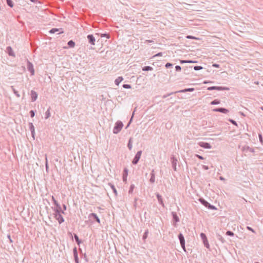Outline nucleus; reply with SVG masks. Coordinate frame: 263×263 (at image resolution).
Returning a JSON list of instances; mask_svg holds the SVG:
<instances>
[{
	"instance_id": "7ed1b4c3",
	"label": "nucleus",
	"mask_w": 263,
	"mask_h": 263,
	"mask_svg": "<svg viewBox=\"0 0 263 263\" xmlns=\"http://www.w3.org/2000/svg\"><path fill=\"white\" fill-rule=\"evenodd\" d=\"M178 238L180 241V245L183 250L185 252V241L183 235L182 233H179L178 235Z\"/></svg>"
},
{
	"instance_id": "a211bd4d",
	"label": "nucleus",
	"mask_w": 263,
	"mask_h": 263,
	"mask_svg": "<svg viewBox=\"0 0 263 263\" xmlns=\"http://www.w3.org/2000/svg\"><path fill=\"white\" fill-rule=\"evenodd\" d=\"M149 181L151 183H154L155 181V174L154 170L152 171V172L151 173V178L149 179Z\"/></svg>"
},
{
	"instance_id": "6e6552de",
	"label": "nucleus",
	"mask_w": 263,
	"mask_h": 263,
	"mask_svg": "<svg viewBox=\"0 0 263 263\" xmlns=\"http://www.w3.org/2000/svg\"><path fill=\"white\" fill-rule=\"evenodd\" d=\"M171 161L172 163V166L173 168V170L176 171L177 170L176 168V165H177V162L178 161L177 159L175 157V156H172L171 157Z\"/></svg>"
},
{
	"instance_id": "6e6d98bb",
	"label": "nucleus",
	"mask_w": 263,
	"mask_h": 263,
	"mask_svg": "<svg viewBox=\"0 0 263 263\" xmlns=\"http://www.w3.org/2000/svg\"><path fill=\"white\" fill-rule=\"evenodd\" d=\"M30 96L31 101H33V90H31L30 91Z\"/></svg>"
},
{
	"instance_id": "f3484780",
	"label": "nucleus",
	"mask_w": 263,
	"mask_h": 263,
	"mask_svg": "<svg viewBox=\"0 0 263 263\" xmlns=\"http://www.w3.org/2000/svg\"><path fill=\"white\" fill-rule=\"evenodd\" d=\"M242 151L243 152H247V151H249L251 153L254 152V149L253 148L250 147L249 146H245L243 147Z\"/></svg>"
},
{
	"instance_id": "a19ab883",
	"label": "nucleus",
	"mask_w": 263,
	"mask_h": 263,
	"mask_svg": "<svg viewBox=\"0 0 263 263\" xmlns=\"http://www.w3.org/2000/svg\"><path fill=\"white\" fill-rule=\"evenodd\" d=\"M258 137H259V142H260V143L261 144H263V138H262V134L261 133L258 134Z\"/></svg>"
},
{
	"instance_id": "7c9ffc66",
	"label": "nucleus",
	"mask_w": 263,
	"mask_h": 263,
	"mask_svg": "<svg viewBox=\"0 0 263 263\" xmlns=\"http://www.w3.org/2000/svg\"><path fill=\"white\" fill-rule=\"evenodd\" d=\"M60 29H59V28H52L51 29H50V30L49 31V33H50V34L55 33V32L59 31Z\"/></svg>"
},
{
	"instance_id": "9b49d317",
	"label": "nucleus",
	"mask_w": 263,
	"mask_h": 263,
	"mask_svg": "<svg viewBox=\"0 0 263 263\" xmlns=\"http://www.w3.org/2000/svg\"><path fill=\"white\" fill-rule=\"evenodd\" d=\"M198 145L205 149H210L212 147L210 143L205 142H200L198 143Z\"/></svg>"
},
{
	"instance_id": "f257e3e1",
	"label": "nucleus",
	"mask_w": 263,
	"mask_h": 263,
	"mask_svg": "<svg viewBox=\"0 0 263 263\" xmlns=\"http://www.w3.org/2000/svg\"><path fill=\"white\" fill-rule=\"evenodd\" d=\"M123 124L121 121H118L115 124L113 128V133L115 134H118L122 129Z\"/></svg>"
},
{
	"instance_id": "5fc2aeb1",
	"label": "nucleus",
	"mask_w": 263,
	"mask_h": 263,
	"mask_svg": "<svg viewBox=\"0 0 263 263\" xmlns=\"http://www.w3.org/2000/svg\"><path fill=\"white\" fill-rule=\"evenodd\" d=\"M180 63L181 64L188 63V60H180Z\"/></svg>"
},
{
	"instance_id": "69168bd1",
	"label": "nucleus",
	"mask_w": 263,
	"mask_h": 263,
	"mask_svg": "<svg viewBox=\"0 0 263 263\" xmlns=\"http://www.w3.org/2000/svg\"><path fill=\"white\" fill-rule=\"evenodd\" d=\"M137 198H135V200H134V206L136 208V204H137Z\"/></svg>"
},
{
	"instance_id": "8fccbe9b",
	"label": "nucleus",
	"mask_w": 263,
	"mask_h": 263,
	"mask_svg": "<svg viewBox=\"0 0 263 263\" xmlns=\"http://www.w3.org/2000/svg\"><path fill=\"white\" fill-rule=\"evenodd\" d=\"M175 69L176 71H180L181 70V67L179 65H177L175 66Z\"/></svg>"
},
{
	"instance_id": "bb28decb",
	"label": "nucleus",
	"mask_w": 263,
	"mask_h": 263,
	"mask_svg": "<svg viewBox=\"0 0 263 263\" xmlns=\"http://www.w3.org/2000/svg\"><path fill=\"white\" fill-rule=\"evenodd\" d=\"M67 45L69 48H73L75 46V42L72 40H70L68 42Z\"/></svg>"
},
{
	"instance_id": "1a4fd4ad",
	"label": "nucleus",
	"mask_w": 263,
	"mask_h": 263,
	"mask_svg": "<svg viewBox=\"0 0 263 263\" xmlns=\"http://www.w3.org/2000/svg\"><path fill=\"white\" fill-rule=\"evenodd\" d=\"M214 112H219L223 114H227L229 112V110L223 107L215 108L212 110Z\"/></svg>"
},
{
	"instance_id": "4468645a",
	"label": "nucleus",
	"mask_w": 263,
	"mask_h": 263,
	"mask_svg": "<svg viewBox=\"0 0 263 263\" xmlns=\"http://www.w3.org/2000/svg\"><path fill=\"white\" fill-rule=\"evenodd\" d=\"M88 217L89 218H93V219H94L99 223H100V218H99V217L97 216V215L96 213H90Z\"/></svg>"
},
{
	"instance_id": "2f4dec72",
	"label": "nucleus",
	"mask_w": 263,
	"mask_h": 263,
	"mask_svg": "<svg viewBox=\"0 0 263 263\" xmlns=\"http://www.w3.org/2000/svg\"><path fill=\"white\" fill-rule=\"evenodd\" d=\"M220 103V101L218 99H215L213 101H212L210 104L211 105H217L219 104Z\"/></svg>"
},
{
	"instance_id": "5701e85b",
	"label": "nucleus",
	"mask_w": 263,
	"mask_h": 263,
	"mask_svg": "<svg viewBox=\"0 0 263 263\" xmlns=\"http://www.w3.org/2000/svg\"><path fill=\"white\" fill-rule=\"evenodd\" d=\"M73 236H74V239H75L76 242L77 243V244L78 245H80V243L82 242V241L79 239L78 235L77 234L74 233Z\"/></svg>"
},
{
	"instance_id": "c9c22d12",
	"label": "nucleus",
	"mask_w": 263,
	"mask_h": 263,
	"mask_svg": "<svg viewBox=\"0 0 263 263\" xmlns=\"http://www.w3.org/2000/svg\"><path fill=\"white\" fill-rule=\"evenodd\" d=\"M148 234V229H147L146 230H145V232L143 234V235L142 237V239L143 240H145L147 238Z\"/></svg>"
},
{
	"instance_id": "2eb2a0df",
	"label": "nucleus",
	"mask_w": 263,
	"mask_h": 263,
	"mask_svg": "<svg viewBox=\"0 0 263 263\" xmlns=\"http://www.w3.org/2000/svg\"><path fill=\"white\" fill-rule=\"evenodd\" d=\"M156 195L159 203L161 204L163 207H164V204L163 203V199L161 195H160L159 193H157Z\"/></svg>"
},
{
	"instance_id": "338daca9",
	"label": "nucleus",
	"mask_w": 263,
	"mask_h": 263,
	"mask_svg": "<svg viewBox=\"0 0 263 263\" xmlns=\"http://www.w3.org/2000/svg\"><path fill=\"white\" fill-rule=\"evenodd\" d=\"M152 42H154V41L153 40H146L145 41V43H152Z\"/></svg>"
},
{
	"instance_id": "20e7f679",
	"label": "nucleus",
	"mask_w": 263,
	"mask_h": 263,
	"mask_svg": "<svg viewBox=\"0 0 263 263\" xmlns=\"http://www.w3.org/2000/svg\"><path fill=\"white\" fill-rule=\"evenodd\" d=\"M207 89L208 90H216L218 91L221 90H229L230 88L227 87H222V86H210Z\"/></svg>"
},
{
	"instance_id": "4be33fe9",
	"label": "nucleus",
	"mask_w": 263,
	"mask_h": 263,
	"mask_svg": "<svg viewBox=\"0 0 263 263\" xmlns=\"http://www.w3.org/2000/svg\"><path fill=\"white\" fill-rule=\"evenodd\" d=\"M194 90H195V89L194 88H185V89L179 90L178 92H188V91L192 92V91H194Z\"/></svg>"
},
{
	"instance_id": "c756f323",
	"label": "nucleus",
	"mask_w": 263,
	"mask_h": 263,
	"mask_svg": "<svg viewBox=\"0 0 263 263\" xmlns=\"http://www.w3.org/2000/svg\"><path fill=\"white\" fill-rule=\"evenodd\" d=\"M127 147L129 150H131L132 149L133 145H132V138H130L128 140V142L127 144Z\"/></svg>"
},
{
	"instance_id": "774afa93",
	"label": "nucleus",
	"mask_w": 263,
	"mask_h": 263,
	"mask_svg": "<svg viewBox=\"0 0 263 263\" xmlns=\"http://www.w3.org/2000/svg\"><path fill=\"white\" fill-rule=\"evenodd\" d=\"M29 114H30V117H31V118H33V110H31L29 111Z\"/></svg>"
},
{
	"instance_id": "864d4df0",
	"label": "nucleus",
	"mask_w": 263,
	"mask_h": 263,
	"mask_svg": "<svg viewBox=\"0 0 263 263\" xmlns=\"http://www.w3.org/2000/svg\"><path fill=\"white\" fill-rule=\"evenodd\" d=\"M195 156L200 160H203L204 158L202 156L198 154H196Z\"/></svg>"
},
{
	"instance_id": "c03bdc74",
	"label": "nucleus",
	"mask_w": 263,
	"mask_h": 263,
	"mask_svg": "<svg viewBox=\"0 0 263 263\" xmlns=\"http://www.w3.org/2000/svg\"><path fill=\"white\" fill-rule=\"evenodd\" d=\"M229 121L232 124L236 125V126H238L237 122L235 120L231 119H229Z\"/></svg>"
},
{
	"instance_id": "58836bf2",
	"label": "nucleus",
	"mask_w": 263,
	"mask_h": 263,
	"mask_svg": "<svg viewBox=\"0 0 263 263\" xmlns=\"http://www.w3.org/2000/svg\"><path fill=\"white\" fill-rule=\"evenodd\" d=\"M29 128H30L31 136L33 137V123H29Z\"/></svg>"
},
{
	"instance_id": "f03ea898",
	"label": "nucleus",
	"mask_w": 263,
	"mask_h": 263,
	"mask_svg": "<svg viewBox=\"0 0 263 263\" xmlns=\"http://www.w3.org/2000/svg\"><path fill=\"white\" fill-rule=\"evenodd\" d=\"M199 201L202 205H203L204 206H205L206 208H208L209 209L214 210H217V208H216L215 206L211 204L210 203H209L207 201H206L203 198H199Z\"/></svg>"
},
{
	"instance_id": "c85d7f7f",
	"label": "nucleus",
	"mask_w": 263,
	"mask_h": 263,
	"mask_svg": "<svg viewBox=\"0 0 263 263\" xmlns=\"http://www.w3.org/2000/svg\"><path fill=\"white\" fill-rule=\"evenodd\" d=\"M11 88L12 89V90L13 91V92H14V93L16 95V96L17 97V98H19L20 97V93H18V92L15 89V88L14 87V86H11Z\"/></svg>"
},
{
	"instance_id": "9d476101",
	"label": "nucleus",
	"mask_w": 263,
	"mask_h": 263,
	"mask_svg": "<svg viewBox=\"0 0 263 263\" xmlns=\"http://www.w3.org/2000/svg\"><path fill=\"white\" fill-rule=\"evenodd\" d=\"M62 213L54 214L55 218L58 221L60 224L64 221V219L61 215Z\"/></svg>"
},
{
	"instance_id": "39448f33",
	"label": "nucleus",
	"mask_w": 263,
	"mask_h": 263,
	"mask_svg": "<svg viewBox=\"0 0 263 263\" xmlns=\"http://www.w3.org/2000/svg\"><path fill=\"white\" fill-rule=\"evenodd\" d=\"M142 153V151H139L136 153L132 161V163L134 165H136L138 163L139 159L141 156Z\"/></svg>"
},
{
	"instance_id": "0eeeda50",
	"label": "nucleus",
	"mask_w": 263,
	"mask_h": 263,
	"mask_svg": "<svg viewBox=\"0 0 263 263\" xmlns=\"http://www.w3.org/2000/svg\"><path fill=\"white\" fill-rule=\"evenodd\" d=\"M55 207H54L53 210L54 212V214L57 213H64V212L63 210H62V208L59 203H58L57 204L55 205Z\"/></svg>"
},
{
	"instance_id": "052dcab7",
	"label": "nucleus",
	"mask_w": 263,
	"mask_h": 263,
	"mask_svg": "<svg viewBox=\"0 0 263 263\" xmlns=\"http://www.w3.org/2000/svg\"><path fill=\"white\" fill-rule=\"evenodd\" d=\"M186 38L189 39H196V38L193 36H192V35H187L186 36Z\"/></svg>"
},
{
	"instance_id": "13d9d810",
	"label": "nucleus",
	"mask_w": 263,
	"mask_h": 263,
	"mask_svg": "<svg viewBox=\"0 0 263 263\" xmlns=\"http://www.w3.org/2000/svg\"><path fill=\"white\" fill-rule=\"evenodd\" d=\"M162 54H163L162 52H159V53H157L156 54H155V55H154L153 57L162 56Z\"/></svg>"
},
{
	"instance_id": "4d7b16f0",
	"label": "nucleus",
	"mask_w": 263,
	"mask_h": 263,
	"mask_svg": "<svg viewBox=\"0 0 263 263\" xmlns=\"http://www.w3.org/2000/svg\"><path fill=\"white\" fill-rule=\"evenodd\" d=\"M37 98V94L36 92L34 91V101H35Z\"/></svg>"
},
{
	"instance_id": "3c124183",
	"label": "nucleus",
	"mask_w": 263,
	"mask_h": 263,
	"mask_svg": "<svg viewBox=\"0 0 263 263\" xmlns=\"http://www.w3.org/2000/svg\"><path fill=\"white\" fill-rule=\"evenodd\" d=\"M74 259L76 263H79V260L78 258V255L74 256Z\"/></svg>"
},
{
	"instance_id": "e2e57ef3",
	"label": "nucleus",
	"mask_w": 263,
	"mask_h": 263,
	"mask_svg": "<svg viewBox=\"0 0 263 263\" xmlns=\"http://www.w3.org/2000/svg\"><path fill=\"white\" fill-rule=\"evenodd\" d=\"M173 93H174V92H171V93H168V94H167V95H164V96H163V98H166L167 97H168V96H170V95H171L172 94H173Z\"/></svg>"
},
{
	"instance_id": "aec40b11",
	"label": "nucleus",
	"mask_w": 263,
	"mask_h": 263,
	"mask_svg": "<svg viewBox=\"0 0 263 263\" xmlns=\"http://www.w3.org/2000/svg\"><path fill=\"white\" fill-rule=\"evenodd\" d=\"M123 80V78L122 77H118L115 81V83L117 85H119V84Z\"/></svg>"
},
{
	"instance_id": "49530a36",
	"label": "nucleus",
	"mask_w": 263,
	"mask_h": 263,
	"mask_svg": "<svg viewBox=\"0 0 263 263\" xmlns=\"http://www.w3.org/2000/svg\"><path fill=\"white\" fill-rule=\"evenodd\" d=\"M122 86L125 89H129L131 88V85L129 84H123Z\"/></svg>"
},
{
	"instance_id": "ea45409f",
	"label": "nucleus",
	"mask_w": 263,
	"mask_h": 263,
	"mask_svg": "<svg viewBox=\"0 0 263 263\" xmlns=\"http://www.w3.org/2000/svg\"><path fill=\"white\" fill-rule=\"evenodd\" d=\"M134 114H135V110L134 111V112H133V114H132V116L129 120V121L128 123V124L127 125L126 127V128H127L130 125V124L131 123V122H132V120H133V118L134 117Z\"/></svg>"
},
{
	"instance_id": "473e14b6",
	"label": "nucleus",
	"mask_w": 263,
	"mask_h": 263,
	"mask_svg": "<svg viewBox=\"0 0 263 263\" xmlns=\"http://www.w3.org/2000/svg\"><path fill=\"white\" fill-rule=\"evenodd\" d=\"M135 185L132 184L130 185V187H129V191H128V193L129 194H132L133 192V191L135 189Z\"/></svg>"
},
{
	"instance_id": "dca6fc26",
	"label": "nucleus",
	"mask_w": 263,
	"mask_h": 263,
	"mask_svg": "<svg viewBox=\"0 0 263 263\" xmlns=\"http://www.w3.org/2000/svg\"><path fill=\"white\" fill-rule=\"evenodd\" d=\"M192 68H193L192 66H186L185 67H183V71H184V73L185 74H189L190 71L191 70H192Z\"/></svg>"
},
{
	"instance_id": "6ab92c4d",
	"label": "nucleus",
	"mask_w": 263,
	"mask_h": 263,
	"mask_svg": "<svg viewBox=\"0 0 263 263\" xmlns=\"http://www.w3.org/2000/svg\"><path fill=\"white\" fill-rule=\"evenodd\" d=\"M7 51L8 53V54L10 56H14V52L13 51V50L12 48L10 46H8L6 48Z\"/></svg>"
},
{
	"instance_id": "a18cd8bd",
	"label": "nucleus",
	"mask_w": 263,
	"mask_h": 263,
	"mask_svg": "<svg viewBox=\"0 0 263 263\" xmlns=\"http://www.w3.org/2000/svg\"><path fill=\"white\" fill-rule=\"evenodd\" d=\"M128 175V169L127 168H125L123 170V175L125 176V177L127 176Z\"/></svg>"
},
{
	"instance_id": "bf43d9fd",
	"label": "nucleus",
	"mask_w": 263,
	"mask_h": 263,
	"mask_svg": "<svg viewBox=\"0 0 263 263\" xmlns=\"http://www.w3.org/2000/svg\"><path fill=\"white\" fill-rule=\"evenodd\" d=\"M212 66H213V67H215V68H219V67H220L219 65L218 64H216V63H214L212 65Z\"/></svg>"
},
{
	"instance_id": "e433bc0d",
	"label": "nucleus",
	"mask_w": 263,
	"mask_h": 263,
	"mask_svg": "<svg viewBox=\"0 0 263 263\" xmlns=\"http://www.w3.org/2000/svg\"><path fill=\"white\" fill-rule=\"evenodd\" d=\"M49 108L45 112V119H48L50 116V112L49 110Z\"/></svg>"
},
{
	"instance_id": "0e129e2a",
	"label": "nucleus",
	"mask_w": 263,
	"mask_h": 263,
	"mask_svg": "<svg viewBox=\"0 0 263 263\" xmlns=\"http://www.w3.org/2000/svg\"><path fill=\"white\" fill-rule=\"evenodd\" d=\"M197 62L196 61H193V60H188V63H197Z\"/></svg>"
},
{
	"instance_id": "37998d69",
	"label": "nucleus",
	"mask_w": 263,
	"mask_h": 263,
	"mask_svg": "<svg viewBox=\"0 0 263 263\" xmlns=\"http://www.w3.org/2000/svg\"><path fill=\"white\" fill-rule=\"evenodd\" d=\"M73 256L78 255L77 248L76 247L73 249Z\"/></svg>"
},
{
	"instance_id": "f8f14e48",
	"label": "nucleus",
	"mask_w": 263,
	"mask_h": 263,
	"mask_svg": "<svg viewBox=\"0 0 263 263\" xmlns=\"http://www.w3.org/2000/svg\"><path fill=\"white\" fill-rule=\"evenodd\" d=\"M89 43L92 45H95L96 39L92 34H88L87 36Z\"/></svg>"
},
{
	"instance_id": "4c0bfd02",
	"label": "nucleus",
	"mask_w": 263,
	"mask_h": 263,
	"mask_svg": "<svg viewBox=\"0 0 263 263\" xmlns=\"http://www.w3.org/2000/svg\"><path fill=\"white\" fill-rule=\"evenodd\" d=\"M194 69L196 71L202 69L203 68L201 66H195L193 67Z\"/></svg>"
},
{
	"instance_id": "393cba45",
	"label": "nucleus",
	"mask_w": 263,
	"mask_h": 263,
	"mask_svg": "<svg viewBox=\"0 0 263 263\" xmlns=\"http://www.w3.org/2000/svg\"><path fill=\"white\" fill-rule=\"evenodd\" d=\"M216 238H217V239L218 240L220 241L222 243L225 242L224 239L222 237V236L221 235H220L219 234H216Z\"/></svg>"
},
{
	"instance_id": "423d86ee",
	"label": "nucleus",
	"mask_w": 263,
	"mask_h": 263,
	"mask_svg": "<svg viewBox=\"0 0 263 263\" xmlns=\"http://www.w3.org/2000/svg\"><path fill=\"white\" fill-rule=\"evenodd\" d=\"M200 237H201V239L202 240V241H203V243L204 246L206 248L209 249L210 247V245L209 244L208 240L206 235L203 233H201L200 234Z\"/></svg>"
},
{
	"instance_id": "a878e982",
	"label": "nucleus",
	"mask_w": 263,
	"mask_h": 263,
	"mask_svg": "<svg viewBox=\"0 0 263 263\" xmlns=\"http://www.w3.org/2000/svg\"><path fill=\"white\" fill-rule=\"evenodd\" d=\"M33 2H34V5L36 4V5L35 6V8H37V9H39V8L40 7H41V3L38 1V0H34L33 1ZM35 11V8L34 7V12Z\"/></svg>"
},
{
	"instance_id": "79ce46f5",
	"label": "nucleus",
	"mask_w": 263,
	"mask_h": 263,
	"mask_svg": "<svg viewBox=\"0 0 263 263\" xmlns=\"http://www.w3.org/2000/svg\"><path fill=\"white\" fill-rule=\"evenodd\" d=\"M226 235L230 236H233L234 235V233L231 231H227Z\"/></svg>"
},
{
	"instance_id": "f704fd0d",
	"label": "nucleus",
	"mask_w": 263,
	"mask_h": 263,
	"mask_svg": "<svg viewBox=\"0 0 263 263\" xmlns=\"http://www.w3.org/2000/svg\"><path fill=\"white\" fill-rule=\"evenodd\" d=\"M7 4L11 8L13 7V3L12 0H6Z\"/></svg>"
},
{
	"instance_id": "680f3d73",
	"label": "nucleus",
	"mask_w": 263,
	"mask_h": 263,
	"mask_svg": "<svg viewBox=\"0 0 263 263\" xmlns=\"http://www.w3.org/2000/svg\"><path fill=\"white\" fill-rule=\"evenodd\" d=\"M202 168L205 170H209V167L208 166H206V165H202Z\"/></svg>"
},
{
	"instance_id": "72a5a7b5",
	"label": "nucleus",
	"mask_w": 263,
	"mask_h": 263,
	"mask_svg": "<svg viewBox=\"0 0 263 263\" xmlns=\"http://www.w3.org/2000/svg\"><path fill=\"white\" fill-rule=\"evenodd\" d=\"M100 36L101 37H106L107 39H109L110 38V35L108 33H101L100 34Z\"/></svg>"
},
{
	"instance_id": "09e8293b",
	"label": "nucleus",
	"mask_w": 263,
	"mask_h": 263,
	"mask_svg": "<svg viewBox=\"0 0 263 263\" xmlns=\"http://www.w3.org/2000/svg\"><path fill=\"white\" fill-rule=\"evenodd\" d=\"M52 201H53L54 205L59 203L58 202L55 200L53 196H52Z\"/></svg>"
},
{
	"instance_id": "ddd939ff",
	"label": "nucleus",
	"mask_w": 263,
	"mask_h": 263,
	"mask_svg": "<svg viewBox=\"0 0 263 263\" xmlns=\"http://www.w3.org/2000/svg\"><path fill=\"white\" fill-rule=\"evenodd\" d=\"M172 217H173V222H174V226H176V224H175V223H177L179 221V217L177 216V214L176 212H172Z\"/></svg>"
},
{
	"instance_id": "b1692460",
	"label": "nucleus",
	"mask_w": 263,
	"mask_h": 263,
	"mask_svg": "<svg viewBox=\"0 0 263 263\" xmlns=\"http://www.w3.org/2000/svg\"><path fill=\"white\" fill-rule=\"evenodd\" d=\"M28 70L30 71L31 75H33V64L30 62H28Z\"/></svg>"
},
{
	"instance_id": "603ef678",
	"label": "nucleus",
	"mask_w": 263,
	"mask_h": 263,
	"mask_svg": "<svg viewBox=\"0 0 263 263\" xmlns=\"http://www.w3.org/2000/svg\"><path fill=\"white\" fill-rule=\"evenodd\" d=\"M247 230L252 232L253 233H255L254 230L249 226H247Z\"/></svg>"
},
{
	"instance_id": "412c9836",
	"label": "nucleus",
	"mask_w": 263,
	"mask_h": 263,
	"mask_svg": "<svg viewBox=\"0 0 263 263\" xmlns=\"http://www.w3.org/2000/svg\"><path fill=\"white\" fill-rule=\"evenodd\" d=\"M108 185L111 187V189L112 190V191L115 195L116 196H117V190L115 186V185L112 184L111 183H108Z\"/></svg>"
},
{
	"instance_id": "de8ad7c7",
	"label": "nucleus",
	"mask_w": 263,
	"mask_h": 263,
	"mask_svg": "<svg viewBox=\"0 0 263 263\" xmlns=\"http://www.w3.org/2000/svg\"><path fill=\"white\" fill-rule=\"evenodd\" d=\"M165 66L166 68H169L173 66V64L171 63H166Z\"/></svg>"
},
{
	"instance_id": "cd10ccee",
	"label": "nucleus",
	"mask_w": 263,
	"mask_h": 263,
	"mask_svg": "<svg viewBox=\"0 0 263 263\" xmlns=\"http://www.w3.org/2000/svg\"><path fill=\"white\" fill-rule=\"evenodd\" d=\"M153 70V68L149 66H144L142 68V70L147 71H151Z\"/></svg>"
}]
</instances>
